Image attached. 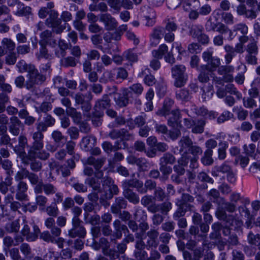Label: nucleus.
<instances>
[{"label":"nucleus","mask_w":260,"mask_h":260,"mask_svg":"<svg viewBox=\"0 0 260 260\" xmlns=\"http://www.w3.org/2000/svg\"><path fill=\"white\" fill-rule=\"evenodd\" d=\"M58 16V14L56 11L51 10L49 12V17L47 19V23L52 27L53 31L59 34L66 28L68 24L64 23V25H61L60 20L57 19Z\"/></svg>","instance_id":"obj_4"},{"label":"nucleus","mask_w":260,"mask_h":260,"mask_svg":"<svg viewBox=\"0 0 260 260\" xmlns=\"http://www.w3.org/2000/svg\"><path fill=\"white\" fill-rule=\"evenodd\" d=\"M44 135L41 132H36L32 134L34 142L28 151L29 159L34 158L36 156V151L41 150L44 146Z\"/></svg>","instance_id":"obj_2"},{"label":"nucleus","mask_w":260,"mask_h":260,"mask_svg":"<svg viewBox=\"0 0 260 260\" xmlns=\"http://www.w3.org/2000/svg\"><path fill=\"white\" fill-rule=\"evenodd\" d=\"M23 123L17 117L12 116L10 118L9 130L13 136H18L20 129H23Z\"/></svg>","instance_id":"obj_8"},{"label":"nucleus","mask_w":260,"mask_h":260,"mask_svg":"<svg viewBox=\"0 0 260 260\" xmlns=\"http://www.w3.org/2000/svg\"><path fill=\"white\" fill-rule=\"evenodd\" d=\"M184 0H168L167 2V7L170 9H175L180 6Z\"/></svg>","instance_id":"obj_56"},{"label":"nucleus","mask_w":260,"mask_h":260,"mask_svg":"<svg viewBox=\"0 0 260 260\" xmlns=\"http://www.w3.org/2000/svg\"><path fill=\"white\" fill-rule=\"evenodd\" d=\"M46 211L49 216L56 217L58 213V209L56 205H51L46 208Z\"/></svg>","instance_id":"obj_54"},{"label":"nucleus","mask_w":260,"mask_h":260,"mask_svg":"<svg viewBox=\"0 0 260 260\" xmlns=\"http://www.w3.org/2000/svg\"><path fill=\"white\" fill-rule=\"evenodd\" d=\"M249 159L247 156H244L242 155H239L235 158L234 164L239 165L242 167L245 168L248 164Z\"/></svg>","instance_id":"obj_44"},{"label":"nucleus","mask_w":260,"mask_h":260,"mask_svg":"<svg viewBox=\"0 0 260 260\" xmlns=\"http://www.w3.org/2000/svg\"><path fill=\"white\" fill-rule=\"evenodd\" d=\"M239 31L242 35H246L248 32V27L244 24H238L235 25L233 29L230 31V37L235 36Z\"/></svg>","instance_id":"obj_24"},{"label":"nucleus","mask_w":260,"mask_h":260,"mask_svg":"<svg viewBox=\"0 0 260 260\" xmlns=\"http://www.w3.org/2000/svg\"><path fill=\"white\" fill-rule=\"evenodd\" d=\"M229 93L235 96L229 95V106L233 105L235 103L236 99L240 100L242 98L241 93L237 90L233 84H229Z\"/></svg>","instance_id":"obj_17"},{"label":"nucleus","mask_w":260,"mask_h":260,"mask_svg":"<svg viewBox=\"0 0 260 260\" xmlns=\"http://www.w3.org/2000/svg\"><path fill=\"white\" fill-rule=\"evenodd\" d=\"M185 71V66H174L172 68V74L175 79L174 84L176 87H181L186 84L188 76Z\"/></svg>","instance_id":"obj_1"},{"label":"nucleus","mask_w":260,"mask_h":260,"mask_svg":"<svg viewBox=\"0 0 260 260\" xmlns=\"http://www.w3.org/2000/svg\"><path fill=\"white\" fill-rule=\"evenodd\" d=\"M123 186L124 188L135 187L141 193H145L147 192V189L143 187V182L137 179L125 181L124 182Z\"/></svg>","instance_id":"obj_11"},{"label":"nucleus","mask_w":260,"mask_h":260,"mask_svg":"<svg viewBox=\"0 0 260 260\" xmlns=\"http://www.w3.org/2000/svg\"><path fill=\"white\" fill-rule=\"evenodd\" d=\"M102 242H105L106 243L105 247H103V251L104 254L105 255L110 256L112 258H115V256H117V254L115 251H113L108 248L109 246L108 245L107 241L105 239H102Z\"/></svg>","instance_id":"obj_48"},{"label":"nucleus","mask_w":260,"mask_h":260,"mask_svg":"<svg viewBox=\"0 0 260 260\" xmlns=\"http://www.w3.org/2000/svg\"><path fill=\"white\" fill-rule=\"evenodd\" d=\"M247 240L249 244L257 246L260 249V235L259 234L254 235L252 232H249L247 236Z\"/></svg>","instance_id":"obj_31"},{"label":"nucleus","mask_w":260,"mask_h":260,"mask_svg":"<svg viewBox=\"0 0 260 260\" xmlns=\"http://www.w3.org/2000/svg\"><path fill=\"white\" fill-rule=\"evenodd\" d=\"M105 161V158L96 159L93 157L90 156L87 158L86 163L88 165H93L96 170H99L103 166Z\"/></svg>","instance_id":"obj_28"},{"label":"nucleus","mask_w":260,"mask_h":260,"mask_svg":"<svg viewBox=\"0 0 260 260\" xmlns=\"http://www.w3.org/2000/svg\"><path fill=\"white\" fill-rule=\"evenodd\" d=\"M109 136L113 139L120 138L124 140H129L133 138V135L125 129H113L109 133Z\"/></svg>","instance_id":"obj_13"},{"label":"nucleus","mask_w":260,"mask_h":260,"mask_svg":"<svg viewBox=\"0 0 260 260\" xmlns=\"http://www.w3.org/2000/svg\"><path fill=\"white\" fill-rule=\"evenodd\" d=\"M237 13L244 15L248 19H253L257 17V13L253 9H247L245 5H240L237 8Z\"/></svg>","instance_id":"obj_14"},{"label":"nucleus","mask_w":260,"mask_h":260,"mask_svg":"<svg viewBox=\"0 0 260 260\" xmlns=\"http://www.w3.org/2000/svg\"><path fill=\"white\" fill-rule=\"evenodd\" d=\"M170 115H172L168 119V124L173 126L180 118V112L178 110H174L171 111Z\"/></svg>","instance_id":"obj_43"},{"label":"nucleus","mask_w":260,"mask_h":260,"mask_svg":"<svg viewBox=\"0 0 260 260\" xmlns=\"http://www.w3.org/2000/svg\"><path fill=\"white\" fill-rule=\"evenodd\" d=\"M163 28H158L154 30L150 41V45L152 47H155L159 43L163 35Z\"/></svg>","instance_id":"obj_18"},{"label":"nucleus","mask_w":260,"mask_h":260,"mask_svg":"<svg viewBox=\"0 0 260 260\" xmlns=\"http://www.w3.org/2000/svg\"><path fill=\"white\" fill-rule=\"evenodd\" d=\"M2 45L6 52L12 51L15 48V43L12 40L8 38H4L2 40Z\"/></svg>","instance_id":"obj_30"},{"label":"nucleus","mask_w":260,"mask_h":260,"mask_svg":"<svg viewBox=\"0 0 260 260\" xmlns=\"http://www.w3.org/2000/svg\"><path fill=\"white\" fill-rule=\"evenodd\" d=\"M202 90L203 93L202 94V97L205 101L210 99L213 94V91L211 86L203 87Z\"/></svg>","instance_id":"obj_50"},{"label":"nucleus","mask_w":260,"mask_h":260,"mask_svg":"<svg viewBox=\"0 0 260 260\" xmlns=\"http://www.w3.org/2000/svg\"><path fill=\"white\" fill-rule=\"evenodd\" d=\"M103 189L102 198L106 199H111L113 194H117L119 191L117 186L112 183L110 178L105 180L103 185Z\"/></svg>","instance_id":"obj_6"},{"label":"nucleus","mask_w":260,"mask_h":260,"mask_svg":"<svg viewBox=\"0 0 260 260\" xmlns=\"http://www.w3.org/2000/svg\"><path fill=\"white\" fill-rule=\"evenodd\" d=\"M212 153L213 151L211 149H207L205 152L204 156L201 159V161L204 165L209 166L213 164Z\"/></svg>","instance_id":"obj_34"},{"label":"nucleus","mask_w":260,"mask_h":260,"mask_svg":"<svg viewBox=\"0 0 260 260\" xmlns=\"http://www.w3.org/2000/svg\"><path fill=\"white\" fill-rule=\"evenodd\" d=\"M39 228L35 225L34 226V233H30V229L27 224H24L22 230V234L24 236H26V240L28 241H35L38 236V234L40 233Z\"/></svg>","instance_id":"obj_12"},{"label":"nucleus","mask_w":260,"mask_h":260,"mask_svg":"<svg viewBox=\"0 0 260 260\" xmlns=\"http://www.w3.org/2000/svg\"><path fill=\"white\" fill-rule=\"evenodd\" d=\"M10 254L13 260H24L21 257L19 250L16 248L11 249L10 250Z\"/></svg>","instance_id":"obj_62"},{"label":"nucleus","mask_w":260,"mask_h":260,"mask_svg":"<svg viewBox=\"0 0 260 260\" xmlns=\"http://www.w3.org/2000/svg\"><path fill=\"white\" fill-rule=\"evenodd\" d=\"M173 104L174 102L173 100L170 99H166L162 109L157 112V114L165 116L170 115V113H171L170 112V111Z\"/></svg>","instance_id":"obj_20"},{"label":"nucleus","mask_w":260,"mask_h":260,"mask_svg":"<svg viewBox=\"0 0 260 260\" xmlns=\"http://www.w3.org/2000/svg\"><path fill=\"white\" fill-rule=\"evenodd\" d=\"M176 98L181 101H188L190 99V95L188 90L182 89L176 92Z\"/></svg>","instance_id":"obj_40"},{"label":"nucleus","mask_w":260,"mask_h":260,"mask_svg":"<svg viewBox=\"0 0 260 260\" xmlns=\"http://www.w3.org/2000/svg\"><path fill=\"white\" fill-rule=\"evenodd\" d=\"M12 184V178L7 177L5 181L0 183V191L3 194H6L8 190V187Z\"/></svg>","instance_id":"obj_35"},{"label":"nucleus","mask_w":260,"mask_h":260,"mask_svg":"<svg viewBox=\"0 0 260 260\" xmlns=\"http://www.w3.org/2000/svg\"><path fill=\"white\" fill-rule=\"evenodd\" d=\"M175 161V157L171 153H166L160 159V163L166 165H172Z\"/></svg>","instance_id":"obj_38"},{"label":"nucleus","mask_w":260,"mask_h":260,"mask_svg":"<svg viewBox=\"0 0 260 260\" xmlns=\"http://www.w3.org/2000/svg\"><path fill=\"white\" fill-rule=\"evenodd\" d=\"M100 21L103 22L106 28L108 30H113L116 28L118 23L115 19L109 14H104L100 16Z\"/></svg>","instance_id":"obj_9"},{"label":"nucleus","mask_w":260,"mask_h":260,"mask_svg":"<svg viewBox=\"0 0 260 260\" xmlns=\"http://www.w3.org/2000/svg\"><path fill=\"white\" fill-rule=\"evenodd\" d=\"M20 249L26 259H30L32 257L31 249L28 244L26 243L22 244L20 247Z\"/></svg>","instance_id":"obj_39"},{"label":"nucleus","mask_w":260,"mask_h":260,"mask_svg":"<svg viewBox=\"0 0 260 260\" xmlns=\"http://www.w3.org/2000/svg\"><path fill=\"white\" fill-rule=\"evenodd\" d=\"M240 195L239 193L233 192L230 197V202H229V212L236 211L237 203L240 200Z\"/></svg>","instance_id":"obj_22"},{"label":"nucleus","mask_w":260,"mask_h":260,"mask_svg":"<svg viewBox=\"0 0 260 260\" xmlns=\"http://www.w3.org/2000/svg\"><path fill=\"white\" fill-rule=\"evenodd\" d=\"M243 102L244 106L246 108H253L257 106L256 101L252 98H244Z\"/></svg>","instance_id":"obj_52"},{"label":"nucleus","mask_w":260,"mask_h":260,"mask_svg":"<svg viewBox=\"0 0 260 260\" xmlns=\"http://www.w3.org/2000/svg\"><path fill=\"white\" fill-rule=\"evenodd\" d=\"M160 212L164 215H167L172 209V204L169 202H166L159 204Z\"/></svg>","instance_id":"obj_53"},{"label":"nucleus","mask_w":260,"mask_h":260,"mask_svg":"<svg viewBox=\"0 0 260 260\" xmlns=\"http://www.w3.org/2000/svg\"><path fill=\"white\" fill-rule=\"evenodd\" d=\"M69 236L72 238L76 237H79L83 238L86 235V231L85 228L82 226H77L73 227V228L69 231Z\"/></svg>","instance_id":"obj_21"},{"label":"nucleus","mask_w":260,"mask_h":260,"mask_svg":"<svg viewBox=\"0 0 260 260\" xmlns=\"http://www.w3.org/2000/svg\"><path fill=\"white\" fill-rule=\"evenodd\" d=\"M51 109V104L48 102L43 103L39 107L36 108L37 111L40 112H47Z\"/></svg>","instance_id":"obj_58"},{"label":"nucleus","mask_w":260,"mask_h":260,"mask_svg":"<svg viewBox=\"0 0 260 260\" xmlns=\"http://www.w3.org/2000/svg\"><path fill=\"white\" fill-rule=\"evenodd\" d=\"M142 74L145 75L144 83L148 86H152L155 83V79L151 75L150 70L148 68H145L142 72Z\"/></svg>","instance_id":"obj_25"},{"label":"nucleus","mask_w":260,"mask_h":260,"mask_svg":"<svg viewBox=\"0 0 260 260\" xmlns=\"http://www.w3.org/2000/svg\"><path fill=\"white\" fill-rule=\"evenodd\" d=\"M123 195L129 202L137 204L139 202L138 196L128 188H124Z\"/></svg>","instance_id":"obj_23"},{"label":"nucleus","mask_w":260,"mask_h":260,"mask_svg":"<svg viewBox=\"0 0 260 260\" xmlns=\"http://www.w3.org/2000/svg\"><path fill=\"white\" fill-rule=\"evenodd\" d=\"M225 67L226 66H220L218 71L219 74L222 75L224 78V79H222L221 78L219 77L220 80L216 83V87L217 88V95L219 98L224 97L227 93L228 85H224V83H226L228 82L225 78L227 75V71Z\"/></svg>","instance_id":"obj_3"},{"label":"nucleus","mask_w":260,"mask_h":260,"mask_svg":"<svg viewBox=\"0 0 260 260\" xmlns=\"http://www.w3.org/2000/svg\"><path fill=\"white\" fill-rule=\"evenodd\" d=\"M206 69L204 70V72H202L200 75L199 76V80L201 82H207L209 80V77L208 76V74L211 71L207 67H209V66H205Z\"/></svg>","instance_id":"obj_57"},{"label":"nucleus","mask_w":260,"mask_h":260,"mask_svg":"<svg viewBox=\"0 0 260 260\" xmlns=\"http://www.w3.org/2000/svg\"><path fill=\"white\" fill-rule=\"evenodd\" d=\"M114 226L115 230L117 231L116 237L117 238H120L121 237V231H123L125 234L126 232H127L128 231L127 227L124 225H121L120 221L118 220H116L114 222Z\"/></svg>","instance_id":"obj_36"},{"label":"nucleus","mask_w":260,"mask_h":260,"mask_svg":"<svg viewBox=\"0 0 260 260\" xmlns=\"http://www.w3.org/2000/svg\"><path fill=\"white\" fill-rule=\"evenodd\" d=\"M154 199L159 201H163L166 198V194L163 189L159 187H156L154 191Z\"/></svg>","instance_id":"obj_51"},{"label":"nucleus","mask_w":260,"mask_h":260,"mask_svg":"<svg viewBox=\"0 0 260 260\" xmlns=\"http://www.w3.org/2000/svg\"><path fill=\"white\" fill-rule=\"evenodd\" d=\"M114 100L117 106L120 107L126 106L128 103V99L127 98L126 90H124L122 94L115 93L114 95Z\"/></svg>","instance_id":"obj_19"},{"label":"nucleus","mask_w":260,"mask_h":260,"mask_svg":"<svg viewBox=\"0 0 260 260\" xmlns=\"http://www.w3.org/2000/svg\"><path fill=\"white\" fill-rule=\"evenodd\" d=\"M96 138L93 136H88L83 138L82 143L85 148L89 149L92 148L96 143Z\"/></svg>","instance_id":"obj_32"},{"label":"nucleus","mask_w":260,"mask_h":260,"mask_svg":"<svg viewBox=\"0 0 260 260\" xmlns=\"http://www.w3.org/2000/svg\"><path fill=\"white\" fill-rule=\"evenodd\" d=\"M183 7L185 11L193 10L200 5L199 0H187L182 3Z\"/></svg>","instance_id":"obj_27"},{"label":"nucleus","mask_w":260,"mask_h":260,"mask_svg":"<svg viewBox=\"0 0 260 260\" xmlns=\"http://www.w3.org/2000/svg\"><path fill=\"white\" fill-rule=\"evenodd\" d=\"M209 196L210 200L216 202L219 205L222 204L223 202V199L219 197V193L216 189L211 190L209 193Z\"/></svg>","instance_id":"obj_33"},{"label":"nucleus","mask_w":260,"mask_h":260,"mask_svg":"<svg viewBox=\"0 0 260 260\" xmlns=\"http://www.w3.org/2000/svg\"><path fill=\"white\" fill-rule=\"evenodd\" d=\"M168 51V47L165 44H161L158 49L154 50L152 53L156 58H161L165 53Z\"/></svg>","instance_id":"obj_29"},{"label":"nucleus","mask_w":260,"mask_h":260,"mask_svg":"<svg viewBox=\"0 0 260 260\" xmlns=\"http://www.w3.org/2000/svg\"><path fill=\"white\" fill-rule=\"evenodd\" d=\"M233 111L240 120L245 119L248 115L247 111L241 108H239L238 107H234L233 108Z\"/></svg>","instance_id":"obj_49"},{"label":"nucleus","mask_w":260,"mask_h":260,"mask_svg":"<svg viewBox=\"0 0 260 260\" xmlns=\"http://www.w3.org/2000/svg\"><path fill=\"white\" fill-rule=\"evenodd\" d=\"M212 11L211 7L209 4L203 5L199 9V13L202 15H207L209 14Z\"/></svg>","instance_id":"obj_61"},{"label":"nucleus","mask_w":260,"mask_h":260,"mask_svg":"<svg viewBox=\"0 0 260 260\" xmlns=\"http://www.w3.org/2000/svg\"><path fill=\"white\" fill-rule=\"evenodd\" d=\"M27 145V138L24 135H20L18 138V145L15 147V152L19 155L23 162L27 163L29 159L24 151V148Z\"/></svg>","instance_id":"obj_5"},{"label":"nucleus","mask_w":260,"mask_h":260,"mask_svg":"<svg viewBox=\"0 0 260 260\" xmlns=\"http://www.w3.org/2000/svg\"><path fill=\"white\" fill-rule=\"evenodd\" d=\"M192 144L193 142L189 137H182L178 142L179 151L183 153H187V151H189Z\"/></svg>","instance_id":"obj_15"},{"label":"nucleus","mask_w":260,"mask_h":260,"mask_svg":"<svg viewBox=\"0 0 260 260\" xmlns=\"http://www.w3.org/2000/svg\"><path fill=\"white\" fill-rule=\"evenodd\" d=\"M7 230L9 232H16L19 229V224L18 221H15L7 225Z\"/></svg>","instance_id":"obj_60"},{"label":"nucleus","mask_w":260,"mask_h":260,"mask_svg":"<svg viewBox=\"0 0 260 260\" xmlns=\"http://www.w3.org/2000/svg\"><path fill=\"white\" fill-rule=\"evenodd\" d=\"M213 50L212 49H208L203 53L202 57L204 61L211 65H219L221 63L219 58L212 57Z\"/></svg>","instance_id":"obj_16"},{"label":"nucleus","mask_w":260,"mask_h":260,"mask_svg":"<svg viewBox=\"0 0 260 260\" xmlns=\"http://www.w3.org/2000/svg\"><path fill=\"white\" fill-rule=\"evenodd\" d=\"M243 222L240 218V213L229 212V230H236L241 227Z\"/></svg>","instance_id":"obj_7"},{"label":"nucleus","mask_w":260,"mask_h":260,"mask_svg":"<svg viewBox=\"0 0 260 260\" xmlns=\"http://www.w3.org/2000/svg\"><path fill=\"white\" fill-rule=\"evenodd\" d=\"M136 165L139 167L140 170L145 171L150 168V165L144 158H138Z\"/></svg>","instance_id":"obj_46"},{"label":"nucleus","mask_w":260,"mask_h":260,"mask_svg":"<svg viewBox=\"0 0 260 260\" xmlns=\"http://www.w3.org/2000/svg\"><path fill=\"white\" fill-rule=\"evenodd\" d=\"M110 100L107 95L103 96L102 99L99 100L95 104V107L100 109H104L110 105Z\"/></svg>","instance_id":"obj_42"},{"label":"nucleus","mask_w":260,"mask_h":260,"mask_svg":"<svg viewBox=\"0 0 260 260\" xmlns=\"http://www.w3.org/2000/svg\"><path fill=\"white\" fill-rule=\"evenodd\" d=\"M43 191L46 195L55 194L57 191V188L51 183H45L43 185Z\"/></svg>","instance_id":"obj_41"},{"label":"nucleus","mask_w":260,"mask_h":260,"mask_svg":"<svg viewBox=\"0 0 260 260\" xmlns=\"http://www.w3.org/2000/svg\"><path fill=\"white\" fill-rule=\"evenodd\" d=\"M243 149L245 153L247 155L252 156L255 151V145L254 144H250L248 145H244L243 146Z\"/></svg>","instance_id":"obj_55"},{"label":"nucleus","mask_w":260,"mask_h":260,"mask_svg":"<svg viewBox=\"0 0 260 260\" xmlns=\"http://www.w3.org/2000/svg\"><path fill=\"white\" fill-rule=\"evenodd\" d=\"M28 76L30 86L35 84H42L46 80V77L39 74L35 67L30 69V73Z\"/></svg>","instance_id":"obj_10"},{"label":"nucleus","mask_w":260,"mask_h":260,"mask_svg":"<svg viewBox=\"0 0 260 260\" xmlns=\"http://www.w3.org/2000/svg\"><path fill=\"white\" fill-rule=\"evenodd\" d=\"M246 50L249 54L257 53L258 50L257 42L254 40L251 41L247 45Z\"/></svg>","instance_id":"obj_47"},{"label":"nucleus","mask_w":260,"mask_h":260,"mask_svg":"<svg viewBox=\"0 0 260 260\" xmlns=\"http://www.w3.org/2000/svg\"><path fill=\"white\" fill-rule=\"evenodd\" d=\"M108 3L111 8L116 10L117 12L120 11L121 9L120 0H108Z\"/></svg>","instance_id":"obj_59"},{"label":"nucleus","mask_w":260,"mask_h":260,"mask_svg":"<svg viewBox=\"0 0 260 260\" xmlns=\"http://www.w3.org/2000/svg\"><path fill=\"white\" fill-rule=\"evenodd\" d=\"M86 182L91 186L93 190L101 192L102 194L103 193V189L101 188L99 179L95 178H89L86 180Z\"/></svg>","instance_id":"obj_26"},{"label":"nucleus","mask_w":260,"mask_h":260,"mask_svg":"<svg viewBox=\"0 0 260 260\" xmlns=\"http://www.w3.org/2000/svg\"><path fill=\"white\" fill-rule=\"evenodd\" d=\"M188 50L191 53H198L201 52L200 46L197 43H191L188 46Z\"/></svg>","instance_id":"obj_64"},{"label":"nucleus","mask_w":260,"mask_h":260,"mask_svg":"<svg viewBox=\"0 0 260 260\" xmlns=\"http://www.w3.org/2000/svg\"><path fill=\"white\" fill-rule=\"evenodd\" d=\"M47 201V198L43 195H38L36 198V204L40 207H44Z\"/></svg>","instance_id":"obj_63"},{"label":"nucleus","mask_w":260,"mask_h":260,"mask_svg":"<svg viewBox=\"0 0 260 260\" xmlns=\"http://www.w3.org/2000/svg\"><path fill=\"white\" fill-rule=\"evenodd\" d=\"M66 113L69 116L72 117L76 122H80L81 118V115L80 113L77 112L75 108L72 107L67 108Z\"/></svg>","instance_id":"obj_37"},{"label":"nucleus","mask_w":260,"mask_h":260,"mask_svg":"<svg viewBox=\"0 0 260 260\" xmlns=\"http://www.w3.org/2000/svg\"><path fill=\"white\" fill-rule=\"evenodd\" d=\"M203 27L200 25H193L191 29V35L193 38H199L203 34Z\"/></svg>","instance_id":"obj_45"}]
</instances>
